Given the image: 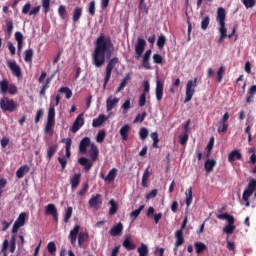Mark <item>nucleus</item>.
<instances>
[{
    "label": "nucleus",
    "mask_w": 256,
    "mask_h": 256,
    "mask_svg": "<svg viewBox=\"0 0 256 256\" xmlns=\"http://www.w3.org/2000/svg\"><path fill=\"white\" fill-rule=\"evenodd\" d=\"M115 53V45L111 37L100 34L96 39L94 52L92 54V64L97 68L105 65V59H111Z\"/></svg>",
    "instance_id": "1"
},
{
    "label": "nucleus",
    "mask_w": 256,
    "mask_h": 256,
    "mask_svg": "<svg viewBox=\"0 0 256 256\" xmlns=\"http://www.w3.org/2000/svg\"><path fill=\"white\" fill-rule=\"evenodd\" d=\"M17 107H19V105L13 99H10L5 96L0 99V109L4 113L7 111H8V113H13V111L17 110Z\"/></svg>",
    "instance_id": "2"
},
{
    "label": "nucleus",
    "mask_w": 256,
    "mask_h": 256,
    "mask_svg": "<svg viewBox=\"0 0 256 256\" xmlns=\"http://www.w3.org/2000/svg\"><path fill=\"white\" fill-rule=\"evenodd\" d=\"M119 63L118 57H113L109 60L107 66H106V74L104 77V83H103V89H107V85L109 84V81L111 80V74L113 73V69H115V66Z\"/></svg>",
    "instance_id": "3"
},
{
    "label": "nucleus",
    "mask_w": 256,
    "mask_h": 256,
    "mask_svg": "<svg viewBox=\"0 0 256 256\" xmlns=\"http://www.w3.org/2000/svg\"><path fill=\"white\" fill-rule=\"evenodd\" d=\"M197 81V78H194L193 80H188L186 84V97L184 103H189V101L193 99V96L195 95V89H197Z\"/></svg>",
    "instance_id": "4"
},
{
    "label": "nucleus",
    "mask_w": 256,
    "mask_h": 256,
    "mask_svg": "<svg viewBox=\"0 0 256 256\" xmlns=\"http://www.w3.org/2000/svg\"><path fill=\"white\" fill-rule=\"evenodd\" d=\"M28 217L29 216L27 215V212H21L19 214L18 218L16 219L12 227L13 234L17 233L19 229H21V227H24Z\"/></svg>",
    "instance_id": "5"
},
{
    "label": "nucleus",
    "mask_w": 256,
    "mask_h": 256,
    "mask_svg": "<svg viewBox=\"0 0 256 256\" xmlns=\"http://www.w3.org/2000/svg\"><path fill=\"white\" fill-rule=\"evenodd\" d=\"M7 66L9 67L12 75L17 77L18 79H21L23 73L21 72V66L17 64L15 60L8 61Z\"/></svg>",
    "instance_id": "6"
},
{
    "label": "nucleus",
    "mask_w": 256,
    "mask_h": 256,
    "mask_svg": "<svg viewBox=\"0 0 256 256\" xmlns=\"http://www.w3.org/2000/svg\"><path fill=\"white\" fill-rule=\"evenodd\" d=\"M145 45H147V41L143 38H138V42L135 45V53L137 59L143 55V52L145 51Z\"/></svg>",
    "instance_id": "7"
},
{
    "label": "nucleus",
    "mask_w": 256,
    "mask_h": 256,
    "mask_svg": "<svg viewBox=\"0 0 256 256\" xmlns=\"http://www.w3.org/2000/svg\"><path fill=\"white\" fill-rule=\"evenodd\" d=\"M84 125L85 118H83V114H79L71 127L72 133H77V131L81 129V127H83Z\"/></svg>",
    "instance_id": "8"
},
{
    "label": "nucleus",
    "mask_w": 256,
    "mask_h": 256,
    "mask_svg": "<svg viewBox=\"0 0 256 256\" xmlns=\"http://www.w3.org/2000/svg\"><path fill=\"white\" fill-rule=\"evenodd\" d=\"M88 205L91 209H95L97 205H103V196L101 194L92 195Z\"/></svg>",
    "instance_id": "9"
},
{
    "label": "nucleus",
    "mask_w": 256,
    "mask_h": 256,
    "mask_svg": "<svg viewBox=\"0 0 256 256\" xmlns=\"http://www.w3.org/2000/svg\"><path fill=\"white\" fill-rule=\"evenodd\" d=\"M256 191V179H251L248 183L247 188L244 190V199H247V197H251L253 193Z\"/></svg>",
    "instance_id": "10"
},
{
    "label": "nucleus",
    "mask_w": 256,
    "mask_h": 256,
    "mask_svg": "<svg viewBox=\"0 0 256 256\" xmlns=\"http://www.w3.org/2000/svg\"><path fill=\"white\" fill-rule=\"evenodd\" d=\"M225 8L220 7L217 9V16L216 20L218 21L220 28H226L225 27V17H226Z\"/></svg>",
    "instance_id": "11"
},
{
    "label": "nucleus",
    "mask_w": 256,
    "mask_h": 256,
    "mask_svg": "<svg viewBox=\"0 0 256 256\" xmlns=\"http://www.w3.org/2000/svg\"><path fill=\"white\" fill-rule=\"evenodd\" d=\"M109 234L112 237H121V235H123V223L119 222L116 225H114L110 229Z\"/></svg>",
    "instance_id": "12"
},
{
    "label": "nucleus",
    "mask_w": 256,
    "mask_h": 256,
    "mask_svg": "<svg viewBox=\"0 0 256 256\" xmlns=\"http://www.w3.org/2000/svg\"><path fill=\"white\" fill-rule=\"evenodd\" d=\"M220 37L218 40V43H222L223 39L228 37V39H231L235 33H237V26L233 27L232 33L227 36V28H219Z\"/></svg>",
    "instance_id": "13"
},
{
    "label": "nucleus",
    "mask_w": 256,
    "mask_h": 256,
    "mask_svg": "<svg viewBox=\"0 0 256 256\" xmlns=\"http://www.w3.org/2000/svg\"><path fill=\"white\" fill-rule=\"evenodd\" d=\"M147 217L154 218V222L156 225H158L159 221L163 218V213L155 214V208L149 207L146 212Z\"/></svg>",
    "instance_id": "14"
},
{
    "label": "nucleus",
    "mask_w": 256,
    "mask_h": 256,
    "mask_svg": "<svg viewBox=\"0 0 256 256\" xmlns=\"http://www.w3.org/2000/svg\"><path fill=\"white\" fill-rule=\"evenodd\" d=\"M91 138L89 137H84L79 144V152L82 155H85V153H87V148L89 147V145L91 146Z\"/></svg>",
    "instance_id": "15"
},
{
    "label": "nucleus",
    "mask_w": 256,
    "mask_h": 256,
    "mask_svg": "<svg viewBox=\"0 0 256 256\" xmlns=\"http://www.w3.org/2000/svg\"><path fill=\"white\" fill-rule=\"evenodd\" d=\"M129 133H131V125L125 124L120 128L119 134L122 139V141H128L129 140Z\"/></svg>",
    "instance_id": "16"
},
{
    "label": "nucleus",
    "mask_w": 256,
    "mask_h": 256,
    "mask_svg": "<svg viewBox=\"0 0 256 256\" xmlns=\"http://www.w3.org/2000/svg\"><path fill=\"white\" fill-rule=\"evenodd\" d=\"M119 104V98L115 97L113 98V96H110L107 100H106V111H113V109H115V107H117V105Z\"/></svg>",
    "instance_id": "17"
},
{
    "label": "nucleus",
    "mask_w": 256,
    "mask_h": 256,
    "mask_svg": "<svg viewBox=\"0 0 256 256\" xmlns=\"http://www.w3.org/2000/svg\"><path fill=\"white\" fill-rule=\"evenodd\" d=\"M79 229H81V226L75 225L74 228L70 231L68 239H70L71 245H75V243H77V235H79Z\"/></svg>",
    "instance_id": "18"
},
{
    "label": "nucleus",
    "mask_w": 256,
    "mask_h": 256,
    "mask_svg": "<svg viewBox=\"0 0 256 256\" xmlns=\"http://www.w3.org/2000/svg\"><path fill=\"white\" fill-rule=\"evenodd\" d=\"M122 245L126 251H135V249L137 248L135 243L131 241V236H126Z\"/></svg>",
    "instance_id": "19"
},
{
    "label": "nucleus",
    "mask_w": 256,
    "mask_h": 256,
    "mask_svg": "<svg viewBox=\"0 0 256 256\" xmlns=\"http://www.w3.org/2000/svg\"><path fill=\"white\" fill-rule=\"evenodd\" d=\"M242 155L240 150H233L228 154L229 163H235V161H240Z\"/></svg>",
    "instance_id": "20"
},
{
    "label": "nucleus",
    "mask_w": 256,
    "mask_h": 256,
    "mask_svg": "<svg viewBox=\"0 0 256 256\" xmlns=\"http://www.w3.org/2000/svg\"><path fill=\"white\" fill-rule=\"evenodd\" d=\"M151 50H147L143 56V60H142V67L144 69H151V63H149V60L151 59Z\"/></svg>",
    "instance_id": "21"
},
{
    "label": "nucleus",
    "mask_w": 256,
    "mask_h": 256,
    "mask_svg": "<svg viewBox=\"0 0 256 256\" xmlns=\"http://www.w3.org/2000/svg\"><path fill=\"white\" fill-rule=\"evenodd\" d=\"M80 183H81V173L74 174L70 178L71 189H77Z\"/></svg>",
    "instance_id": "22"
},
{
    "label": "nucleus",
    "mask_w": 256,
    "mask_h": 256,
    "mask_svg": "<svg viewBox=\"0 0 256 256\" xmlns=\"http://www.w3.org/2000/svg\"><path fill=\"white\" fill-rule=\"evenodd\" d=\"M78 163L84 167L85 171H91L93 167V163L86 157L79 158Z\"/></svg>",
    "instance_id": "23"
},
{
    "label": "nucleus",
    "mask_w": 256,
    "mask_h": 256,
    "mask_svg": "<svg viewBox=\"0 0 256 256\" xmlns=\"http://www.w3.org/2000/svg\"><path fill=\"white\" fill-rule=\"evenodd\" d=\"M89 155L92 161H97V158L99 157V148H97L95 143L90 144Z\"/></svg>",
    "instance_id": "24"
},
{
    "label": "nucleus",
    "mask_w": 256,
    "mask_h": 256,
    "mask_svg": "<svg viewBox=\"0 0 256 256\" xmlns=\"http://www.w3.org/2000/svg\"><path fill=\"white\" fill-rule=\"evenodd\" d=\"M156 99L161 101L163 99V82L160 80L156 81Z\"/></svg>",
    "instance_id": "25"
},
{
    "label": "nucleus",
    "mask_w": 256,
    "mask_h": 256,
    "mask_svg": "<svg viewBox=\"0 0 256 256\" xmlns=\"http://www.w3.org/2000/svg\"><path fill=\"white\" fill-rule=\"evenodd\" d=\"M175 245L176 247H181V245H183L185 243V237L183 236V231L181 230H177L175 232Z\"/></svg>",
    "instance_id": "26"
},
{
    "label": "nucleus",
    "mask_w": 256,
    "mask_h": 256,
    "mask_svg": "<svg viewBox=\"0 0 256 256\" xmlns=\"http://www.w3.org/2000/svg\"><path fill=\"white\" fill-rule=\"evenodd\" d=\"M217 165V161L213 159H207L204 163V169L207 173H211L215 166Z\"/></svg>",
    "instance_id": "27"
},
{
    "label": "nucleus",
    "mask_w": 256,
    "mask_h": 256,
    "mask_svg": "<svg viewBox=\"0 0 256 256\" xmlns=\"http://www.w3.org/2000/svg\"><path fill=\"white\" fill-rule=\"evenodd\" d=\"M115 177H117V168H112L106 177L102 175V179L107 181V183H112V181H115Z\"/></svg>",
    "instance_id": "28"
},
{
    "label": "nucleus",
    "mask_w": 256,
    "mask_h": 256,
    "mask_svg": "<svg viewBox=\"0 0 256 256\" xmlns=\"http://www.w3.org/2000/svg\"><path fill=\"white\" fill-rule=\"evenodd\" d=\"M62 143H65V152H66V159H70L71 158V145L73 143V141L71 140V138H66V139H62Z\"/></svg>",
    "instance_id": "29"
},
{
    "label": "nucleus",
    "mask_w": 256,
    "mask_h": 256,
    "mask_svg": "<svg viewBox=\"0 0 256 256\" xmlns=\"http://www.w3.org/2000/svg\"><path fill=\"white\" fill-rule=\"evenodd\" d=\"M53 77H55V74L48 77L45 81V83L42 85L40 90V97H44L45 92L49 89V85H51V81H53Z\"/></svg>",
    "instance_id": "30"
},
{
    "label": "nucleus",
    "mask_w": 256,
    "mask_h": 256,
    "mask_svg": "<svg viewBox=\"0 0 256 256\" xmlns=\"http://www.w3.org/2000/svg\"><path fill=\"white\" fill-rule=\"evenodd\" d=\"M149 169H150V166H148L144 170V173H143V176H142V182H141L142 187H148L149 186V184L147 183L149 181V177H151V172H149Z\"/></svg>",
    "instance_id": "31"
},
{
    "label": "nucleus",
    "mask_w": 256,
    "mask_h": 256,
    "mask_svg": "<svg viewBox=\"0 0 256 256\" xmlns=\"http://www.w3.org/2000/svg\"><path fill=\"white\" fill-rule=\"evenodd\" d=\"M196 255H201L203 252L207 250V245L203 242H195L194 243Z\"/></svg>",
    "instance_id": "32"
},
{
    "label": "nucleus",
    "mask_w": 256,
    "mask_h": 256,
    "mask_svg": "<svg viewBox=\"0 0 256 256\" xmlns=\"http://www.w3.org/2000/svg\"><path fill=\"white\" fill-rule=\"evenodd\" d=\"M107 118L105 117V114H100L98 118L94 119L92 122L93 127H101L105 123Z\"/></svg>",
    "instance_id": "33"
},
{
    "label": "nucleus",
    "mask_w": 256,
    "mask_h": 256,
    "mask_svg": "<svg viewBox=\"0 0 256 256\" xmlns=\"http://www.w3.org/2000/svg\"><path fill=\"white\" fill-rule=\"evenodd\" d=\"M34 51L32 48L27 49L24 51V61L25 63H33V55H34Z\"/></svg>",
    "instance_id": "34"
},
{
    "label": "nucleus",
    "mask_w": 256,
    "mask_h": 256,
    "mask_svg": "<svg viewBox=\"0 0 256 256\" xmlns=\"http://www.w3.org/2000/svg\"><path fill=\"white\" fill-rule=\"evenodd\" d=\"M255 94H256V85H252L248 90V96L246 97V103H253Z\"/></svg>",
    "instance_id": "35"
},
{
    "label": "nucleus",
    "mask_w": 256,
    "mask_h": 256,
    "mask_svg": "<svg viewBox=\"0 0 256 256\" xmlns=\"http://www.w3.org/2000/svg\"><path fill=\"white\" fill-rule=\"evenodd\" d=\"M81 15H83V8L76 7L73 12L72 21L73 23H77L79 19H81Z\"/></svg>",
    "instance_id": "36"
},
{
    "label": "nucleus",
    "mask_w": 256,
    "mask_h": 256,
    "mask_svg": "<svg viewBox=\"0 0 256 256\" xmlns=\"http://www.w3.org/2000/svg\"><path fill=\"white\" fill-rule=\"evenodd\" d=\"M109 205L111 206L109 209V215H117V211H119V205H117V202L115 200H110Z\"/></svg>",
    "instance_id": "37"
},
{
    "label": "nucleus",
    "mask_w": 256,
    "mask_h": 256,
    "mask_svg": "<svg viewBox=\"0 0 256 256\" xmlns=\"http://www.w3.org/2000/svg\"><path fill=\"white\" fill-rule=\"evenodd\" d=\"M29 171V166L28 165H23L21 166L17 171H16V177L18 179H23L25 177V173Z\"/></svg>",
    "instance_id": "38"
},
{
    "label": "nucleus",
    "mask_w": 256,
    "mask_h": 256,
    "mask_svg": "<svg viewBox=\"0 0 256 256\" xmlns=\"http://www.w3.org/2000/svg\"><path fill=\"white\" fill-rule=\"evenodd\" d=\"M89 240V234L85 232H80L78 234V247H83L85 241Z\"/></svg>",
    "instance_id": "39"
},
{
    "label": "nucleus",
    "mask_w": 256,
    "mask_h": 256,
    "mask_svg": "<svg viewBox=\"0 0 256 256\" xmlns=\"http://www.w3.org/2000/svg\"><path fill=\"white\" fill-rule=\"evenodd\" d=\"M130 80H131V74H127L121 81L119 87L116 90V93H120V91H123L125 87H127V81H130Z\"/></svg>",
    "instance_id": "40"
},
{
    "label": "nucleus",
    "mask_w": 256,
    "mask_h": 256,
    "mask_svg": "<svg viewBox=\"0 0 256 256\" xmlns=\"http://www.w3.org/2000/svg\"><path fill=\"white\" fill-rule=\"evenodd\" d=\"M58 148H59V146L57 144H53L48 148L47 159H49V161H51V159H53V155H55V153H57Z\"/></svg>",
    "instance_id": "41"
},
{
    "label": "nucleus",
    "mask_w": 256,
    "mask_h": 256,
    "mask_svg": "<svg viewBox=\"0 0 256 256\" xmlns=\"http://www.w3.org/2000/svg\"><path fill=\"white\" fill-rule=\"evenodd\" d=\"M47 121L50 123H55V106H50L48 110Z\"/></svg>",
    "instance_id": "42"
},
{
    "label": "nucleus",
    "mask_w": 256,
    "mask_h": 256,
    "mask_svg": "<svg viewBox=\"0 0 256 256\" xmlns=\"http://www.w3.org/2000/svg\"><path fill=\"white\" fill-rule=\"evenodd\" d=\"M9 90V81L2 80L0 81V91L2 95H7V91Z\"/></svg>",
    "instance_id": "43"
},
{
    "label": "nucleus",
    "mask_w": 256,
    "mask_h": 256,
    "mask_svg": "<svg viewBox=\"0 0 256 256\" xmlns=\"http://www.w3.org/2000/svg\"><path fill=\"white\" fill-rule=\"evenodd\" d=\"M225 71H226V68L223 65L218 68L217 76H216V81L218 83H221V81H223V75H225Z\"/></svg>",
    "instance_id": "44"
},
{
    "label": "nucleus",
    "mask_w": 256,
    "mask_h": 256,
    "mask_svg": "<svg viewBox=\"0 0 256 256\" xmlns=\"http://www.w3.org/2000/svg\"><path fill=\"white\" fill-rule=\"evenodd\" d=\"M57 213V207H55V204H48L45 207V215H55Z\"/></svg>",
    "instance_id": "45"
},
{
    "label": "nucleus",
    "mask_w": 256,
    "mask_h": 256,
    "mask_svg": "<svg viewBox=\"0 0 256 256\" xmlns=\"http://www.w3.org/2000/svg\"><path fill=\"white\" fill-rule=\"evenodd\" d=\"M137 252L139 256H147L149 255V248L145 244H141L140 247L137 248Z\"/></svg>",
    "instance_id": "46"
},
{
    "label": "nucleus",
    "mask_w": 256,
    "mask_h": 256,
    "mask_svg": "<svg viewBox=\"0 0 256 256\" xmlns=\"http://www.w3.org/2000/svg\"><path fill=\"white\" fill-rule=\"evenodd\" d=\"M59 93H65L66 99H71L73 97V91H71V88L69 87H61L58 90Z\"/></svg>",
    "instance_id": "47"
},
{
    "label": "nucleus",
    "mask_w": 256,
    "mask_h": 256,
    "mask_svg": "<svg viewBox=\"0 0 256 256\" xmlns=\"http://www.w3.org/2000/svg\"><path fill=\"white\" fill-rule=\"evenodd\" d=\"M143 209H145V205H141V206H139L138 209L132 211L130 213L131 219H133V221H135L137 219V217H139V215H141V211H143Z\"/></svg>",
    "instance_id": "48"
},
{
    "label": "nucleus",
    "mask_w": 256,
    "mask_h": 256,
    "mask_svg": "<svg viewBox=\"0 0 256 256\" xmlns=\"http://www.w3.org/2000/svg\"><path fill=\"white\" fill-rule=\"evenodd\" d=\"M193 203V188H188V191L186 192V205L189 207Z\"/></svg>",
    "instance_id": "49"
},
{
    "label": "nucleus",
    "mask_w": 256,
    "mask_h": 256,
    "mask_svg": "<svg viewBox=\"0 0 256 256\" xmlns=\"http://www.w3.org/2000/svg\"><path fill=\"white\" fill-rule=\"evenodd\" d=\"M13 29H14L13 19L6 20V32L9 36L13 35Z\"/></svg>",
    "instance_id": "50"
},
{
    "label": "nucleus",
    "mask_w": 256,
    "mask_h": 256,
    "mask_svg": "<svg viewBox=\"0 0 256 256\" xmlns=\"http://www.w3.org/2000/svg\"><path fill=\"white\" fill-rule=\"evenodd\" d=\"M209 23H211V18L209 16H205L201 21L202 31H207V29L209 27Z\"/></svg>",
    "instance_id": "51"
},
{
    "label": "nucleus",
    "mask_w": 256,
    "mask_h": 256,
    "mask_svg": "<svg viewBox=\"0 0 256 256\" xmlns=\"http://www.w3.org/2000/svg\"><path fill=\"white\" fill-rule=\"evenodd\" d=\"M43 12L45 15L51 11V0H42Z\"/></svg>",
    "instance_id": "52"
},
{
    "label": "nucleus",
    "mask_w": 256,
    "mask_h": 256,
    "mask_svg": "<svg viewBox=\"0 0 256 256\" xmlns=\"http://www.w3.org/2000/svg\"><path fill=\"white\" fill-rule=\"evenodd\" d=\"M165 43H167V38L165 35H160L157 40V47L159 49H163L165 47Z\"/></svg>",
    "instance_id": "53"
},
{
    "label": "nucleus",
    "mask_w": 256,
    "mask_h": 256,
    "mask_svg": "<svg viewBox=\"0 0 256 256\" xmlns=\"http://www.w3.org/2000/svg\"><path fill=\"white\" fill-rule=\"evenodd\" d=\"M58 14L60 19L65 20V17L67 16V7L60 5L58 8Z\"/></svg>",
    "instance_id": "54"
},
{
    "label": "nucleus",
    "mask_w": 256,
    "mask_h": 256,
    "mask_svg": "<svg viewBox=\"0 0 256 256\" xmlns=\"http://www.w3.org/2000/svg\"><path fill=\"white\" fill-rule=\"evenodd\" d=\"M229 129V124L224 122H218V133H227Z\"/></svg>",
    "instance_id": "55"
},
{
    "label": "nucleus",
    "mask_w": 256,
    "mask_h": 256,
    "mask_svg": "<svg viewBox=\"0 0 256 256\" xmlns=\"http://www.w3.org/2000/svg\"><path fill=\"white\" fill-rule=\"evenodd\" d=\"M139 9L145 15H149V7H147V4L145 3V1L140 0Z\"/></svg>",
    "instance_id": "56"
},
{
    "label": "nucleus",
    "mask_w": 256,
    "mask_h": 256,
    "mask_svg": "<svg viewBox=\"0 0 256 256\" xmlns=\"http://www.w3.org/2000/svg\"><path fill=\"white\" fill-rule=\"evenodd\" d=\"M139 136L142 141H145V139H147V137H149V130H147V128H145V127H142L140 129Z\"/></svg>",
    "instance_id": "57"
},
{
    "label": "nucleus",
    "mask_w": 256,
    "mask_h": 256,
    "mask_svg": "<svg viewBox=\"0 0 256 256\" xmlns=\"http://www.w3.org/2000/svg\"><path fill=\"white\" fill-rule=\"evenodd\" d=\"M106 133L105 130H100L96 136L97 143H103L105 141Z\"/></svg>",
    "instance_id": "58"
},
{
    "label": "nucleus",
    "mask_w": 256,
    "mask_h": 256,
    "mask_svg": "<svg viewBox=\"0 0 256 256\" xmlns=\"http://www.w3.org/2000/svg\"><path fill=\"white\" fill-rule=\"evenodd\" d=\"M235 231V225L228 224L226 227L223 228V232L227 235H233V232Z\"/></svg>",
    "instance_id": "59"
},
{
    "label": "nucleus",
    "mask_w": 256,
    "mask_h": 256,
    "mask_svg": "<svg viewBox=\"0 0 256 256\" xmlns=\"http://www.w3.org/2000/svg\"><path fill=\"white\" fill-rule=\"evenodd\" d=\"M47 249L50 255H54V253L57 251V246L55 245V242H49L47 245Z\"/></svg>",
    "instance_id": "60"
},
{
    "label": "nucleus",
    "mask_w": 256,
    "mask_h": 256,
    "mask_svg": "<svg viewBox=\"0 0 256 256\" xmlns=\"http://www.w3.org/2000/svg\"><path fill=\"white\" fill-rule=\"evenodd\" d=\"M249 153H251V156H250V158H249V163H252V165H255V163H256V150H255V148H250L249 149Z\"/></svg>",
    "instance_id": "61"
},
{
    "label": "nucleus",
    "mask_w": 256,
    "mask_h": 256,
    "mask_svg": "<svg viewBox=\"0 0 256 256\" xmlns=\"http://www.w3.org/2000/svg\"><path fill=\"white\" fill-rule=\"evenodd\" d=\"M145 117H147V112H142V114H138L134 119V123H143V121H145Z\"/></svg>",
    "instance_id": "62"
},
{
    "label": "nucleus",
    "mask_w": 256,
    "mask_h": 256,
    "mask_svg": "<svg viewBox=\"0 0 256 256\" xmlns=\"http://www.w3.org/2000/svg\"><path fill=\"white\" fill-rule=\"evenodd\" d=\"M87 191H89V183L85 182L82 184V188L78 192V195L80 197H83V195H85V193H87Z\"/></svg>",
    "instance_id": "63"
},
{
    "label": "nucleus",
    "mask_w": 256,
    "mask_h": 256,
    "mask_svg": "<svg viewBox=\"0 0 256 256\" xmlns=\"http://www.w3.org/2000/svg\"><path fill=\"white\" fill-rule=\"evenodd\" d=\"M88 13L91 17H95V0H92L89 4Z\"/></svg>",
    "instance_id": "64"
}]
</instances>
